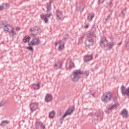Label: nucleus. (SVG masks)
<instances>
[{
    "label": "nucleus",
    "instance_id": "11",
    "mask_svg": "<svg viewBox=\"0 0 129 129\" xmlns=\"http://www.w3.org/2000/svg\"><path fill=\"white\" fill-rule=\"evenodd\" d=\"M40 43L41 41H40V39H39V38H33L31 42L29 43V46L30 45H39V44Z\"/></svg>",
    "mask_w": 129,
    "mask_h": 129
},
{
    "label": "nucleus",
    "instance_id": "6",
    "mask_svg": "<svg viewBox=\"0 0 129 129\" xmlns=\"http://www.w3.org/2000/svg\"><path fill=\"white\" fill-rule=\"evenodd\" d=\"M67 39H68V35H67L66 37H63L62 39L63 41H62V40H59L58 41L55 42V46H57V45H59L58 50H59V51H60V50H62V49L64 48V40L66 41Z\"/></svg>",
    "mask_w": 129,
    "mask_h": 129
},
{
    "label": "nucleus",
    "instance_id": "39",
    "mask_svg": "<svg viewBox=\"0 0 129 129\" xmlns=\"http://www.w3.org/2000/svg\"><path fill=\"white\" fill-rule=\"evenodd\" d=\"M110 4H111V3H110L109 5H110Z\"/></svg>",
    "mask_w": 129,
    "mask_h": 129
},
{
    "label": "nucleus",
    "instance_id": "28",
    "mask_svg": "<svg viewBox=\"0 0 129 129\" xmlns=\"http://www.w3.org/2000/svg\"><path fill=\"white\" fill-rule=\"evenodd\" d=\"M32 87L34 89H39V88H40V83L33 84L32 85Z\"/></svg>",
    "mask_w": 129,
    "mask_h": 129
},
{
    "label": "nucleus",
    "instance_id": "35",
    "mask_svg": "<svg viewBox=\"0 0 129 129\" xmlns=\"http://www.w3.org/2000/svg\"><path fill=\"white\" fill-rule=\"evenodd\" d=\"M105 0H99V4H103Z\"/></svg>",
    "mask_w": 129,
    "mask_h": 129
},
{
    "label": "nucleus",
    "instance_id": "10",
    "mask_svg": "<svg viewBox=\"0 0 129 129\" xmlns=\"http://www.w3.org/2000/svg\"><path fill=\"white\" fill-rule=\"evenodd\" d=\"M74 109H75L74 107L70 108V109L69 110H68L67 112H66L64 115L61 116V118H60V120H62V119H63V118L66 117V116H67V115H69L70 114H72V112H73V111L74 110Z\"/></svg>",
    "mask_w": 129,
    "mask_h": 129
},
{
    "label": "nucleus",
    "instance_id": "33",
    "mask_svg": "<svg viewBox=\"0 0 129 129\" xmlns=\"http://www.w3.org/2000/svg\"><path fill=\"white\" fill-rule=\"evenodd\" d=\"M110 16H111V14L110 15H108L106 18H105V21H106V22H107V21H108V20L109 19V18H110Z\"/></svg>",
    "mask_w": 129,
    "mask_h": 129
},
{
    "label": "nucleus",
    "instance_id": "1",
    "mask_svg": "<svg viewBox=\"0 0 129 129\" xmlns=\"http://www.w3.org/2000/svg\"><path fill=\"white\" fill-rule=\"evenodd\" d=\"M82 76H86L87 77L89 75V71H81L80 70H75L73 72V74L71 75V78L73 81L75 82L78 81L80 77Z\"/></svg>",
    "mask_w": 129,
    "mask_h": 129
},
{
    "label": "nucleus",
    "instance_id": "3",
    "mask_svg": "<svg viewBox=\"0 0 129 129\" xmlns=\"http://www.w3.org/2000/svg\"><path fill=\"white\" fill-rule=\"evenodd\" d=\"M115 44V43L114 42H111L109 44L107 43V40H106V37H105V36H103L101 38L100 46L103 47H107L108 50H110V49L114 46Z\"/></svg>",
    "mask_w": 129,
    "mask_h": 129
},
{
    "label": "nucleus",
    "instance_id": "18",
    "mask_svg": "<svg viewBox=\"0 0 129 129\" xmlns=\"http://www.w3.org/2000/svg\"><path fill=\"white\" fill-rule=\"evenodd\" d=\"M94 18V13H90L88 14L87 20L90 22V21H92V19Z\"/></svg>",
    "mask_w": 129,
    "mask_h": 129
},
{
    "label": "nucleus",
    "instance_id": "36",
    "mask_svg": "<svg viewBox=\"0 0 129 129\" xmlns=\"http://www.w3.org/2000/svg\"><path fill=\"white\" fill-rule=\"evenodd\" d=\"M126 48L127 49V50H129V43H127L126 44Z\"/></svg>",
    "mask_w": 129,
    "mask_h": 129
},
{
    "label": "nucleus",
    "instance_id": "15",
    "mask_svg": "<svg viewBox=\"0 0 129 129\" xmlns=\"http://www.w3.org/2000/svg\"><path fill=\"white\" fill-rule=\"evenodd\" d=\"M120 115L123 117V118H126L127 116H128V114H127V111L125 109H123L120 112Z\"/></svg>",
    "mask_w": 129,
    "mask_h": 129
},
{
    "label": "nucleus",
    "instance_id": "7",
    "mask_svg": "<svg viewBox=\"0 0 129 129\" xmlns=\"http://www.w3.org/2000/svg\"><path fill=\"white\" fill-rule=\"evenodd\" d=\"M41 30L39 27L34 26L30 29L31 35L32 37H36L40 32Z\"/></svg>",
    "mask_w": 129,
    "mask_h": 129
},
{
    "label": "nucleus",
    "instance_id": "34",
    "mask_svg": "<svg viewBox=\"0 0 129 129\" xmlns=\"http://www.w3.org/2000/svg\"><path fill=\"white\" fill-rule=\"evenodd\" d=\"M27 50H29V51H33V47L31 46L27 47Z\"/></svg>",
    "mask_w": 129,
    "mask_h": 129
},
{
    "label": "nucleus",
    "instance_id": "26",
    "mask_svg": "<svg viewBox=\"0 0 129 129\" xmlns=\"http://www.w3.org/2000/svg\"><path fill=\"white\" fill-rule=\"evenodd\" d=\"M30 40H31V37H30V36H26L24 37L23 41L24 43H27L29 42Z\"/></svg>",
    "mask_w": 129,
    "mask_h": 129
},
{
    "label": "nucleus",
    "instance_id": "27",
    "mask_svg": "<svg viewBox=\"0 0 129 129\" xmlns=\"http://www.w3.org/2000/svg\"><path fill=\"white\" fill-rule=\"evenodd\" d=\"M55 69H60L62 68V63H57L54 64Z\"/></svg>",
    "mask_w": 129,
    "mask_h": 129
},
{
    "label": "nucleus",
    "instance_id": "12",
    "mask_svg": "<svg viewBox=\"0 0 129 129\" xmlns=\"http://www.w3.org/2000/svg\"><path fill=\"white\" fill-rule=\"evenodd\" d=\"M55 16L57 18L56 20H61L63 18V13L60 10H57L55 11Z\"/></svg>",
    "mask_w": 129,
    "mask_h": 129
},
{
    "label": "nucleus",
    "instance_id": "24",
    "mask_svg": "<svg viewBox=\"0 0 129 129\" xmlns=\"http://www.w3.org/2000/svg\"><path fill=\"white\" fill-rule=\"evenodd\" d=\"M10 123V121H8V120H3L1 122L0 125H2L3 126H6L7 124Z\"/></svg>",
    "mask_w": 129,
    "mask_h": 129
},
{
    "label": "nucleus",
    "instance_id": "23",
    "mask_svg": "<svg viewBox=\"0 0 129 129\" xmlns=\"http://www.w3.org/2000/svg\"><path fill=\"white\" fill-rule=\"evenodd\" d=\"M74 66V64L73 62H71V60H68L67 62V67H69V68H72Z\"/></svg>",
    "mask_w": 129,
    "mask_h": 129
},
{
    "label": "nucleus",
    "instance_id": "19",
    "mask_svg": "<svg viewBox=\"0 0 129 129\" xmlns=\"http://www.w3.org/2000/svg\"><path fill=\"white\" fill-rule=\"evenodd\" d=\"M10 7V5L7 4H3L2 6H0V12L3 11V10H5L6 9H9Z\"/></svg>",
    "mask_w": 129,
    "mask_h": 129
},
{
    "label": "nucleus",
    "instance_id": "37",
    "mask_svg": "<svg viewBox=\"0 0 129 129\" xmlns=\"http://www.w3.org/2000/svg\"><path fill=\"white\" fill-rule=\"evenodd\" d=\"M20 30H21V29L19 27H17L16 28V31H20Z\"/></svg>",
    "mask_w": 129,
    "mask_h": 129
},
{
    "label": "nucleus",
    "instance_id": "20",
    "mask_svg": "<svg viewBox=\"0 0 129 129\" xmlns=\"http://www.w3.org/2000/svg\"><path fill=\"white\" fill-rule=\"evenodd\" d=\"M9 33L10 38H16V35H17V33L15 32V30H14V28Z\"/></svg>",
    "mask_w": 129,
    "mask_h": 129
},
{
    "label": "nucleus",
    "instance_id": "22",
    "mask_svg": "<svg viewBox=\"0 0 129 129\" xmlns=\"http://www.w3.org/2000/svg\"><path fill=\"white\" fill-rule=\"evenodd\" d=\"M90 60H92V55H87L84 58V61L85 62H88V61H90Z\"/></svg>",
    "mask_w": 129,
    "mask_h": 129
},
{
    "label": "nucleus",
    "instance_id": "13",
    "mask_svg": "<svg viewBox=\"0 0 129 129\" xmlns=\"http://www.w3.org/2000/svg\"><path fill=\"white\" fill-rule=\"evenodd\" d=\"M35 125L36 129H45V125L41 122H36Z\"/></svg>",
    "mask_w": 129,
    "mask_h": 129
},
{
    "label": "nucleus",
    "instance_id": "31",
    "mask_svg": "<svg viewBox=\"0 0 129 129\" xmlns=\"http://www.w3.org/2000/svg\"><path fill=\"white\" fill-rule=\"evenodd\" d=\"M5 104H6V102H5L4 101H1L0 102V107H3Z\"/></svg>",
    "mask_w": 129,
    "mask_h": 129
},
{
    "label": "nucleus",
    "instance_id": "4",
    "mask_svg": "<svg viewBox=\"0 0 129 129\" xmlns=\"http://www.w3.org/2000/svg\"><path fill=\"white\" fill-rule=\"evenodd\" d=\"M119 105L117 102V97H113L111 105H109L107 107V109L105 110L106 113H109V110L115 109Z\"/></svg>",
    "mask_w": 129,
    "mask_h": 129
},
{
    "label": "nucleus",
    "instance_id": "8",
    "mask_svg": "<svg viewBox=\"0 0 129 129\" xmlns=\"http://www.w3.org/2000/svg\"><path fill=\"white\" fill-rule=\"evenodd\" d=\"M3 29L5 33H9L13 30L14 27L10 24H3Z\"/></svg>",
    "mask_w": 129,
    "mask_h": 129
},
{
    "label": "nucleus",
    "instance_id": "25",
    "mask_svg": "<svg viewBox=\"0 0 129 129\" xmlns=\"http://www.w3.org/2000/svg\"><path fill=\"white\" fill-rule=\"evenodd\" d=\"M87 37H88V38H91V37L96 38V34H95L94 33H91V32H89L87 34Z\"/></svg>",
    "mask_w": 129,
    "mask_h": 129
},
{
    "label": "nucleus",
    "instance_id": "17",
    "mask_svg": "<svg viewBox=\"0 0 129 129\" xmlns=\"http://www.w3.org/2000/svg\"><path fill=\"white\" fill-rule=\"evenodd\" d=\"M45 99L46 102H50V101H52V95L49 94H46Z\"/></svg>",
    "mask_w": 129,
    "mask_h": 129
},
{
    "label": "nucleus",
    "instance_id": "32",
    "mask_svg": "<svg viewBox=\"0 0 129 129\" xmlns=\"http://www.w3.org/2000/svg\"><path fill=\"white\" fill-rule=\"evenodd\" d=\"M84 39V36H82L80 37L79 40L80 42H83V39Z\"/></svg>",
    "mask_w": 129,
    "mask_h": 129
},
{
    "label": "nucleus",
    "instance_id": "16",
    "mask_svg": "<svg viewBox=\"0 0 129 129\" xmlns=\"http://www.w3.org/2000/svg\"><path fill=\"white\" fill-rule=\"evenodd\" d=\"M84 8H85V7L82 3H79L77 5V9H78L80 12H82L84 9Z\"/></svg>",
    "mask_w": 129,
    "mask_h": 129
},
{
    "label": "nucleus",
    "instance_id": "5",
    "mask_svg": "<svg viewBox=\"0 0 129 129\" xmlns=\"http://www.w3.org/2000/svg\"><path fill=\"white\" fill-rule=\"evenodd\" d=\"M111 99H113V97L112 98V95L110 92H108L103 94L102 96V100L104 101V102H109L111 100Z\"/></svg>",
    "mask_w": 129,
    "mask_h": 129
},
{
    "label": "nucleus",
    "instance_id": "14",
    "mask_svg": "<svg viewBox=\"0 0 129 129\" xmlns=\"http://www.w3.org/2000/svg\"><path fill=\"white\" fill-rule=\"evenodd\" d=\"M103 116V113H98L97 114H95L93 116V119L95 120H98L99 118V117H102Z\"/></svg>",
    "mask_w": 129,
    "mask_h": 129
},
{
    "label": "nucleus",
    "instance_id": "29",
    "mask_svg": "<svg viewBox=\"0 0 129 129\" xmlns=\"http://www.w3.org/2000/svg\"><path fill=\"white\" fill-rule=\"evenodd\" d=\"M126 13V8L124 9L123 10H122L121 12V14H120L119 16L121 18H123L124 17V15H125V13Z\"/></svg>",
    "mask_w": 129,
    "mask_h": 129
},
{
    "label": "nucleus",
    "instance_id": "30",
    "mask_svg": "<svg viewBox=\"0 0 129 129\" xmlns=\"http://www.w3.org/2000/svg\"><path fill=\"white\" fill-rule=\"evenodd\" d=\"M54 116H55V112L52 111L49 113V117L50 118H53V117H54Z\"/></svg>",
    "mask_w": 129,
    "mask_h": 129
},
{
    "label": "nucleus",
    "instance_id": "21",
    "mask_svg": "<svg viewBox=\"0 0 129 129\" xmlns=\"http://www.w3.org/2000/svg\"><path fill=\"white\" fill-rule=\"evenodd\" d=\"M85 43L86 46H92V45H93V40H92V39H88L86 40Z\"/></svg>",
    "mask_w": 129,
    "mask_h": 129
},
{
    "label": "nucleus",
    "instance_id": "2",
    "mask_svg": "<svg viewBox=\"0 0 129 129\" xmlns=\"http://www.w3.org/2000/svg\"><path fill=\"white\" fill-rule=\"evenodd\" d=\"M51 3H53V2L52 1H50L47 4L46 12H47V14L44 15V14H42L40 15L41 19H42V20H43V21H44L45 23H48V18H50V17H51V16H52V13H50V11H51Z\"/></svg>",
    "mask_w": 129,
    "mask_h": 129
},
{
    "label": "nucleus",
    "instance_id": "38",
    "mask_svg": "<svg viewBox=\"0 0 129 129\" xmlns=\"http://www.w3.org/2000/svg\"><path fill=\"white\" fill-rule=\"evenodd\" d=\"M85 28L86 29H87V28H88V25H86L85 26Z\"/></svg>",
    "mask_w": 129,
    "mask_h": 129
},
{
    "label": "nucleus",
    "instance_id": "9",
    "mask_svg": "<svg viewBox=\"0 0 129 129\" xmlns=\"http://www.w3.org/2000/svg\"><path fill=\"white\" fill-rule=\"evenodd\" d=\"M38 103L35 102H31L30 104L29 107L30 108L31 111L32 112L34 111H36L37 110V108H38Z\"/></svg>",
    "mask_w": 129,
    "mask_h": 129
}]
</instances>
